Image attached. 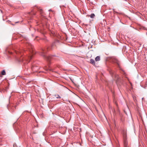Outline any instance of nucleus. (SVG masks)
<instances>
[{"mask_svg": "<svg viewBox=\"0 0 147 147\" xmlns=\"http://www.w3.org/2000/svg\"><path fill=\"white\" fill-rule=\"evenodd\" d=\"M49 11H52V10L51 9H50L49 10Z\"/></svg>", "mask_w": 147, "mask_h": 147, "instance_id": "4468645a", "label": "nucleus"}, {"mask_svg": "<svg viewBox=\"0 0 147 147\" xmlns=\"http://www.w3.org/2000/svg\"><path fill=\"white\" fill-rule=\"evenodd\" d=\"M55 45V42H54L52 43V45H51V49H52V47Z\"/></svg>", "mask_w": 147, "mask_h": 147, "instance_id": "ddd939ff", "label": "nucleus"}, {"mask_svg": "<svg viewBox=\"0 0 147 147\" xmlns=\"http://www.w3.org/2000/svg\"><path fill=\"white\" fill-rule=\"evenodd\" d=\"M13 146L14 147H15V146L14 145H13Z\"/></svg>", "mask_w": 147, "mask_h": 147, "instance_id": "a211bd4d", "label": "nucleus"}, {"mask_svg": "<svg viewBox=\"0 0 147 147\" xmlns=\"http://www.w3.org/2000/svg\"><path fill=\"white\" fill-rule=\"evenodd\" d=\"M28 45L29 47H28V48L29 49L30 52L33 54H34V51L32 45L30 44H29Z\"/></svg>", "mask_w": 147, "mask_h": 147, "instance_id": "7ed1b4c3", "label": "nucleus"}, {"mask_svg": "<svg viewBox=\"0 0 147 147\" xmlns=\"http://www.w3.org/2000/svg\"><path fill=\"white\" fill-rule=\"evenodd\" d=\"M32 58V56L31 55L27 56L24 58L20 59L19 61L23 62L24 64H27L30 61Z\"/></svg>", "mask_w": 147, "mask_h": 147, "instance_id": "f03ea898", "label": "nucleus"}, {"mask_svg": "<svg viewBox=\"0 0 147 147\" xmlns=\"http://www.w3.org/2000/svg\"><path fill=\"white\" fill-rule=\"evenodd\" d=\"M123 142H124L125 141H127V135L126 133L125 132H124L123 134Z\"/></svg>", "mask_w": 147, "mask_h": 147, "instance_id": "20e7f679", "label": "nucleus"}, {"mask_svg": "<svg viewBox=\"0 0 147 147\" xmlns=\"http://www.w3.org/2000/svg\"><path fill=\"white\" fill-rule=\"evenodd\" d=\"M110 74L112 75V76H113V75L114 74L113 71H110Z\"/></svg>", "mask_w": 147, "mask_h": 147, "instance_id": "f8f14e48", "label": "nucleus"}, {"mask_svg": "<svg viewBox=\"0 0 147 147\" xmlns=\"http://www.w3.org/2000/svg\"><path fill=\"white\" fill-rule=\"evenodd\" d=\"M124 146V147H130V146L128 145L127 141H125L123 142Z\"/></svg>", "mask_w": 147, "mask_h": 147, "instance_id": "423d86ee", "label": "nucleus"}, {"mask_svg": "<svg viewBox=\"0 0 147 147\" xmlns=\"http://www.w3.org/2000/svg\"><path fill=\"white\" fill-rule=\"evenodd\" d=\"M18 22H16V23H18Z\"/></svg>", "mask_w": 147, "mask_h": 147, "instance_id": "dca6fc26", "label": "nucleus"}, {"mask_svg": "<svg viewBox=\"0 0 147 147\" xmlns=\"http://www.w3.org/2000/svg\"><path fill=\"white\" fill-rule=\"evenodd\" d=\"M38 11L40 12V14L42 15V14H43V11L42 10V9L39 8L38 9Z\"/></svg>", "mask_w": 147, "mask_h": 147, "instance_id": "0eeeda50", "label": "nucleus"}, {"mask_svg": "<svg viewBox=\"0 0 147 147\" xmlns=\"http://www.w3.org/2000/svg\"><path fill=\"white\" fill-rule=\"evenodd\" d=\"M55 96L57 98H61V97L59 95H56Z\"/></svg>", "mask_w": 147, "mask_h": 147, "instance_id": "9b49d317", "label": "nucleus"}, {"mask_svg": "<svg viewBox=\"0 0 147 147\" xmlns=\"http://www.w3.org/2000/svg\"><path fill=\"white\" fill-rule=\"evenodd\" d=\"M90 63L94 65H95V63L94 60L93 59H91L90 60Z\"/></svg>", "mask_w": 147, "mask_h": 147, "instance_id": "39448f33", "label": "nucleus"}, {"mask_svg": "<svg viewBox=\"0 0 147 147\" xmlns=\"http://www.w3.org/2000/svg\"><path fill=\"white\" fill-rule=\"evenodd\" d=\"M49 70V69H46V70H47V71H48V70Z\"/></svg>", "mask_w": 147, "mask_h": 147, "instance_id": "2eb2a0df", "label": "nucleus"}, {"mask_svg": "<svg viewBox=\"0 0 147 147\" xmlns=\"http://www.w3.org/2000/svg\"><path fill=\"white\" fill-rule=\"evenodd\" d=\"M95 16V15L94 13H92L90 15V17L91 18H93Z\"/></svg>", "mask_w": 147, "mask_h": 147, "instance_id": "9d476101", "label": "nucleus"}, {"mask_svg": "<svg viewBox=\"0 0 147 147\" xmlns=\"http://www.w3.org/2000/svg\"><path fill=\"white\" fill-rule=\"evenodd\" d=\"M1 74L2 75H5L6 74V73L4 70H3L1 72Z\"/></svg>", "mask_w": 147, "mask_h": 147, "instance_id": "1a4fd4ad", "label": "nucleus"}, {"mask_svg": "<svg viewBox=\"0 0 147 147\" xmlns=\"http://www.w3.org/2000/svg\"><path fill=\"white\" fill-rule=\"evenodd\" d=\"M95 60L96 61H99L100 60V57L99 56H97L95 59Z\"/></svg>", "mask_w": 147, "mask_h": 147, "instance_id": "6e6552de", "label": "nucleus"}, {"mask_svg": "<svg viewBox=\"0 0 147 147\" xmlns=\"http://www.w3.org/2000/svg\"><path fill=\"white\" fill-rule=\"evenodd\" d=\"M34 15H35V13H34Z\"/></svg>", "mask_w": 147, "mask_h": 147, "instance_id": "f3484780", "label": "nucleus"}, {"mask_svg": "<svg viewBox=\"0 0 147 147\" xmlns=\"http://www.w3.org/2000/svg\"><path fill=\"white\" fill-rule=\"evenodd\" d=\"M49 50L48 48L47 49H42V51L41 52L40 55H41L43 56L48 61H50V60L53 58V56H47L45 54V53L46 52L47 50Z\"/></svg>", "mask_w": 147, "mask_h": 147, "instance_id": "f257e3e1", "label": "nucleus"}]
</instances>
